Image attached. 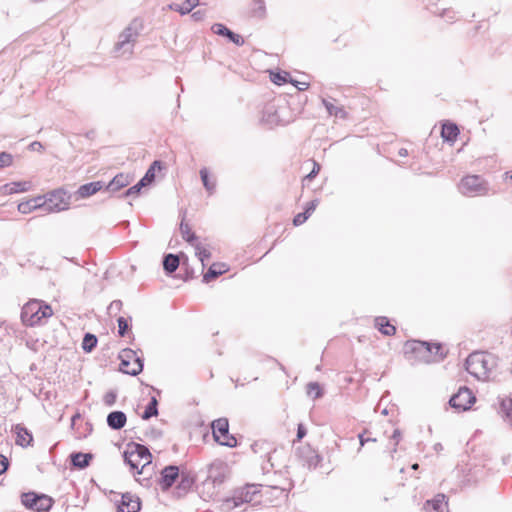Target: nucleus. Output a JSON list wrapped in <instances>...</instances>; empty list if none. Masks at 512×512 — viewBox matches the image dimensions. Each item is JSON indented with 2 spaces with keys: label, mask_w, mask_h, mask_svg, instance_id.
<instances>
[{
  "label": "nucleus",
  "mask_w": 512,
  "mask_h": 512,
  "mask_svg": "<svg viewBox=\"0 0 512 512\" xmlns=\"http://www.w3.org/2000/svg\"><path fill=\"white\" fill-rule=\"evenodd\" d=\"M404 352L407 357L413 355L418 361L424 363L440 362L446 356L441 343H429L426 341L410 340L404 345Z\"/></svg>",
  "instance_id": "nucleus-1"
},
{
  "label": "nucleus",
  "mask_w": 512,
  "mask_h": 512,
  "mask_svg": "<svg viewBox=\"0 0 512 512\" xmlns=\"http://www.w3.org/2000/svg\"><path fill=\"white\" fill-rule=\"evenodd\" d=\"M495 364V357L492 354L473 352L465 361V369L476 379L486 380Z\"/></svg>",
  "instance_id": "nucleus-2"
},
{
  "label": "nucleus",
  "mask_w": 512,
  "mask_h": 512,
  "mask_svg": "<svg viewBox=\"0 0 512 512\" xmlns=\"http://www.w3.org/2000/svg\"><path fill=\"white\" fill-rule=\"evenodd\" d=\"M53 314L50 305L40 300L28 301L21 310V320L26 326L33 327L40 324L42 319H47Z\"/></svg>",
  "instance_id": "nucleus-3"
},
{
  "label": "nucleus",
  "mask_w": 512,
  "mask_h": 512,
  "mask_svg": "<svg viewBox=\"0 0 512 512\" xmlns=\"http://www.w3.org/2000/svg\"><path fill=\"white\" fill-rule=\"evenodd\" d=\"M119 358L121 360L120 371L123 373L137 376L143 371L144 359L136 351L125 348L120 352Z\"/></svg>",
  "instance_id": "nucleus-4"
},
{
  "label": "nucleus",
  "mask_w": 512,
  "mask_h": 512,
  "mask_svg": "<svg viewBox=\"0 0 512 512\" xmlns=\"http://www.w3.org/2000/svg\"><path fill=\"white\" fill-rule=\"evenodd\" d=\"M21 503L27 509L36 512H46L52 508L54 500L46 494L30 491L21 494Z\"/></svg>",
  "instance_id": "nucleus-5"
},
{
  "label": "nucleus",
  "mask_w": 512,
  "mask_h": 512,
  "mask_svg": "<svg viewBox=\"0 0 512 512\" xmlns=\"http://www.w3.org/2000/svg\"><path fill=\"white\" fill-rule=\"evenodd\" d=\"M141 24L137 20H133L119 35L118 42L115 44V51L123 53H132L134 43L139 36Z\"/></svg>",
  "instance_id": "nucleus-6"
},
{
  "label": "nucleus",
  "mask_w": 512,
  "mask_h": 512,
  "mask_svg": "<svg viewBox=\"0 0 512 512\" xmlns=\"http://www.w3.org/2000/svg\"><path fill=\"white\" fill-rule=\"evenodd\" d=\"M213 437L222 446L230 448L237 446V439L229 433V422L227 418H219L212 422Z\"/></svg>",
  "instance_id": "nucleus-7"
},
{
  "label": "nucleus",
  "mask_w": 512,
  "mask_h": 512,
  "mask_svg": "<svg viewBox=\"0 0 512 512\" xmlns=\"http://www.w3.org/2000/svg\"><path fill=\"white\" fill-rule=\"evenodd\" d=\"M45 197V211H63L69 208L70 196L63 189H56L48 193Z\"/></svg>",
  "instance_id": "nucleus-8"
},
{
  "label": "nucleus",
  "mask_w": 512,
  "mask_h": 512,
  "mask_svg": "<svg viewBox=\"0 0 512 512\" xmlns=\"http://www.w3.org/2000/svg\"><path fill=\"white\" fill-rule=\"evenodd\" d=\"M285 109L286 105H278L275 101L269 102L262 110L261 121L269 127L284 125L287 121L282 118L281 114Z\"/></svg>",
  "instance_id": "nucleus-9"
},
{
  "label": "nucleus",
  "mask_w": 512,
  "mask_h": 512,
  "mask_svg": "<svg viewBox=\"0 0 512 512\" xmlns=\"http://www.w3.org/2000/svg\"><path fill=\"white\" fill-rule=\"evenodd\" d=\"M475 401L476 397L473 392L468 387L463 386L450 398L449 404L458 411H466L471 408Z\"/></svg>",
  "instance_id": "nucleus-10"
},
{
  "label": "nucleus",
  "mask_w": 512,
  "mask_h": 512,
  "mask_svg": "<svg viewBox=\"0 0 512 512\" xmlns=\"http://www.w3.org/2000/svg\"><path fill=\"white\" fill-rule=\"evenodd\" d=\"M483 180L478 175H469L462 178L459 184V191L466 196L481 195L486 192Z\"/></svg>",
  "instance_id": "nucleus-11"
},
{
  "label": "nucleus",
  "mask_w": 512,
  "mask_h": 512,
  "mask_svg": "<svg viewBox=\"0 0 512 512\" xmlns=\"http://www.w3.org/2000/svg\"><path fill=\"white\" fill-rule=\"evenodd\" d=\"M296 456L309 469L316 468L322 460V457L310 445L299 446L296 449Z\"/></svg>",
  "instance_id": "nucleus-12"
},
{
  "label": "nucleus",
  "mask_w": 512,
  "mask_h": 512,
  "mask_svg": "<svg viewBox=\"0 0 512 512\" xmlns=\"http://www.w3.org/2000/svg\"><path fill=\"white\" fill-rule=\"evenodd\" d=\"M179 475L180 471L178 466L168 465L164 467L161 471L160 478L158 479V485L160 486L161 490L167 491L170 489Z\"/></svg>",
  "instance_id": "nucleus-13"
},
{
  "label": "nucleus",
  "mask_w": 512,
  "mask_h": 512,
  "mask_svg": "<svg viewBox=\"0 0 512 512\" xmlns=\"http://www.w3.org/2000/svg\"><path fill=\"white\" fill-rule=\"evenodd\" d=\"M127 451L133 453L135 458L143 462L142 470H144V468L152 462V454L150 453L148 447L143 444L132 443L128 446Z\"/></svg>",
  "instance_id": "nucleus-14"
},
{
  "label": "nucleus",
  "mask_w": 512,
  "mask_h": 512,
  "mask_svg": "<svg viewBox=\"0 0 512 512\" xmlns=\"http://www.w3.org/2000/svg\"><path fill=\"white\" fill-rule=\"evenodd\" d=\"M423 508L426 511L448 512V498L445 494L439 493L434 498L426 500Z\"/></svg>",
  "instance_id": "nucleus-15"
},
{
  "label": "nucleus",
  "mask_w": 512,
  "mask_h": 512,
  "mask_svg": "<svg viewBox=\"0 0 512 512\" xmlns=\"http://www.w3.org/2000/svg\"><path fill=\"white\" fill-rule=\"evenodd\" d=\"M213 33L219 36H223L228 38V40L232 43H234L237 46H242L244 44V39L241 35L233 32L228 27H226L224 24L221 23H215L211 27Z\"/></svg>",
  "instance_id": "nucleus-16"
},
{
  "label": "nucleus",
  "mask_w": 512,
  "mask_h": 512,
  "mask_svg": "<svg viewBox=\"0 0 512 512\" xmlns=\"http://www.w3.org/2000/svg\"><path fill=\"white\" fill-rule=\"evenodd\" d=\"M45 197L38 196L18 204V211L22 214H29L36 209H43L45 211Z\"/></svg>",
  "instance_id": "nucleus-17"
},
{
  "label": "nucleus",
  "mask_w": 512,
  "mask_h": 512,
  "mask_svg": "<svg viewBox=\"0 0 512 512\" xmlns=\"http://www.w3.org/2000/svg\"><path fill=\"white\" fill-rule=\"evenodd\" d=\"M12 430L16 434V444L21 447H27L33 441L32 433L24 427L22 424H16L13 426Z\"/></svg>",
  "instance_id": "nucleus-18"
},
{
  "label": "nucleus",
  "mask_w": 512,
  "mask_h": 512,
  "mask_svg": "<svg viewBox=\"0 0 512 512\" xmlns=\"http://www.w3.org/2000/svg\"><path fill=\"white\" fill-rule=\"evenodd\" d=\"M103 187H104V182H102V181H94V182L83 184L76 191L77 198L78 199L88 198V197L96 194Z\"/></svg>",
  "instance_id": "nucleus-19"
},
{
  "label": "nucleus",
  "mask_w": 512,
  "mask_h": 512,
  "mask_svg": "<svg viewBox=\"0 0 512 512\" xmlns=\"http://www.w3.org/2000/svg\"><path fill=\"white\" fill-rule=\"evenodd\" d=\"M132 181L129 174L119 173L105 186L106 191L116 192L128 186Z\"/></svg>",
  "instance_id": "nucleus-20"
},
{
  "label": "nucleus",
  "mask_w": 512,
  "mask_h": 512,
  "mask_svg": "<svg viewBox=\"0 0 512 512\" xmlns=\"http://www.w3.org/2000/svg\"><path fill=\"white\" fill-rule=\"evenodd\" d=\"M107 425L113 430L122 429L127 421L126 414L123 411H112L107 416Z\"/></svg>",
  "instance_id": "nucleus-21"
},
{
  "label": "nucleus",
  "mask_w": 512,
  "mask_h": 512,
  "mask_svg": "<svg viewBox=\"0 0 512 512\" xmlns=\"http://www.w3.org/2000/svg\"><path fill=\"white\" fill-rule=\"evenodd\" d=\"M228 270V267L224 263H213L208 270L203 274V282L209 283L215 280L220 275L224 274Z\"/></svg>",
  "instance_id": "nucleus-22"
},
{
  "label": "nucleus",
  "mask_w": 512,
  "mask_h": 512,
  "mask_svg": "<svg viewBox=\"0 0 512 512\" xmlns=\"http://www.w3.org/2000/svg\"><path fill=\"white\" fill-rule=\"evenodd\" d=\"M93 455L91 453L73 452L70 454L71 465L78 469H85L89 466Z\"/></svg>",
  "instance_id": "nucleus-23"
},
{
  "label": "nucleus",
  "mask_w": 512,
  "mask_h": 512,
  "mask_svg": "<svg viewBox=\"0 0 512 512\" xmlns=\"http://www.w3.org/2000/svg\"><path fill=\"white\" fill-rule=\"evenodd\" d=\"M180 481L177 485L179 494H186L195 483V476L187 471H182L179 475Z\"/></svg>",
  "instance_id": "nucleus-24"
},
{
  "label": "nucleus",
  "mask_w": 512,
  "mask_h": 512,
  "mask_svg": "<svg viewBox=\"0 0 512 512\" xmlns=\"http://www.w3.org/2000/svg\"><path fill=\"white\" fill-rule=\"evenodd\" d=\"M375 327L385 336H392L396 333V327L392 325L385 316L376 317Z\"/></svg>",
  "instance_id": "nucleus-25"
},
{
  "label": "nucleus",
  "mask_w": 512,
  "mask_h": 512,
  "mask_svg": "<svg viewBox=\"0 0 512 512\" xmlns=\"http://www.w3.org/2000/svg\"><path fill=\"white\" fill-rule=\"evenodd\" d=\"M460 131L458 126L452 122H446L442 125L441 137L448 142H454Z\"/></svg>",
  "instance_id": "nucleus-26"
},
{
  "label": "nucleus",
  "mask_w": 512,
  "mask_h": 512,
  "mask_svg": "<svg viewBox=\"0 0 512 512\" xmlns=\"http://www.w3.org/2000/svg\"><path fill=\"white\" fill-rule=\"evenodd\" d=\"M199 0H185L182 4L171 3L168 5V9L176 11L181 15L189 14L196 6H198Z\"/></svg>",
  "instance_id": "nucleus-27"
},
{
  "label": "nucleus",
  "mask_w": 512,
  "mask_h": 512,
  "mask_svg": "<svg viewBox=\"0 0 512 512\" xmlns=\"http://www.w3.org/2000/svg\"><path fill=\"white\" fill-rule=\"evenodd\" d=\"M180 265V259L178 255L169 253L163 258V269L167 275L174 273Z\"/></svg>",
  "instance_id": "nucleus-28"
},
{
  "label": "nucleus",
  "mask_w": 512,
  "mask_h": 512,
  "mask_svg": "<svg viewBox=\"0 0 512 512\" xmlns=\"http://www.w3.org/2000/svg\"><path fill=\"white\" fill-rule=\"evenodd\" d=\"M259 493L256 485H247L243 491L235 497V505H239V503L251 502L254 499V495Z\"/></svg>",
  "instance_id": "nucleus-29"
},
{
  "label": "nucleus",
  "mask_w": 512,
  "mask_h": 512,
  "mask_svg": "<svg viewBox=\"0 0 512 512\" xmlns=\"http://www.w3.org/2000/svg\"><path fill=\"white\" fill-rule=\"evenodd\" d=\"M321 101L330 116H335L341 119L347 118V112L344 110L342 106H335L331 101H329L326 98H322Z\"/></svg>",
  "instance_id": "nucleus-30"
},
{
  "label": "nucleus",
  "mask_w": 512,
  "mask_h": 512,
  "mask_svg": "<svg viewBox=\"0 0 512 512\" xmlns=\"http://www.w3.org/2000/svg\"><path fill=\"white\" fill-rule=\"evenodd\" d=\"M180 233L182 235V238L188 242L190 245H194L198 242V237L196 234L191 230L188 223L184 222V218L182 219L180 223Z\"/></svg>",
  "instance_id": "nucleus-31"
},
{
  "label": "nucleus",
  "mask_w": 512,
  "mask_h": 512,
  "mask_svg": "<svg viewBox=\"0 0 512 512\" xmlns=\"http://www.w3.org/2000/svg\"><path fill=\"white\" fill-rule=\"evenodd\" d=\"M162 167L163 164L160 160L153 161L148 170L146 171L145 175L140 179V181H143V183H145V186L150 185L155 180V170H161Z\"/></svg>",
  "instance_id": "nucleus-32"
},
{
  "label": "nucleus",
  "mask_w": 512,
  "mask_h": 512,
  "mask_svg": "<svg viewBox=\"0 0 512 512\" xmlns=\"http://www.w3.org/2000/svg\"><path fill=\"white\" fill-rule=\"evenodd\" d=\"M139 506V509L141 508V502L138 497H133L130 493H125L122 495L121 502L118 505L117 508H123V510H132V505Z\"/></svg>",
  "instance_id": "nucleus-33"
},
{
  "label": "nucleus",
  "mask_w": 512,
  "mask_h": 512,
  "mask_svg": "<svg viewBox=\"0 0 512 512\" xmlns=\"http://www.w3.org/2000/svg\"><path fill=\"white\" fill-rule=\"evenodd\" d=\"M199 173L204 188L206 189L209 195H212L216 189V181L210 180L209 171L205 167L202 168Z\"/></svg>",
  "instance_id": "nucleus-34"
},
{
  "label": "nucleus",
  "mask_w": 512,
  "mask_h": 512,
  "mask_svg": "<svg viewBox=\"0 0 512 512\" xmlns=\"http://www.w3.org/2000/svg\"><path fill=\"white\" fill-rule=\"evenodd\" d=\"M158 415V400L155 396H152L149 403L145 407V410L143 414L141 415V418L143 420H149L152 417H155Z\"/></svg>",
  "instance_id": "nucleus-35"
},
{
  "label": "nucleus",
  "mask_w": 512,
  "mask_h": 512,
  "mask_svg": "<svg viewBox=\"0 0 512 512\" xmlns=\"http://www.w3.org/2000/svg\"><path fill=\"white\" fill-rule=\"evenodd\" d=\"M500 410L505 415L512 428V398L505 397L500 400Z\"/></svg>",
  "instance_id": "nucleus-36"
},
{
  "label": "nucleus",
  "mask_w": 512,
  "mask_h": 512,
  "mask_svg": "<svg viewBox=\"0 0 512 512\" xmlns=\"http://www.w3.org/2000/svg\"><path fill=\"white\" fill-rule=\"evenodd\" d=\"M193 247L196 256L201 261L202 266L205 267V261L211 258V252L199 242L195 243Z\"/></svg>",
  "instance_id": "nucleus-37"
},
{
  "label": "nucleus",
  "mask_w": 512,
  "mask_h": 512,
  "mask_svg": "<svg viewBox=\"0 0 512 512\" xmlns=\"http://www.w3.org/2000/svg\"><path fill=\"white\" fill-rule=\"evenodd\" d=\"M123 458H124V462L127 465H129V467L132 471L137 470V474L142 473L143 470L138 469L141 461L139 459L135 458L133 453H130L129 451L126 450L123 453Z\"/></svg>",
  "instance_id": "nucleus-38"
},
{
  "label": "nucleus",
  "mask_w": 512,
  "mask_h": 512,
  "mask_svg": "<svg viewBox=\"0 0 512 512\" xmlns=\"http://www.w3.org/2000/svg\"><path fill=\"white\" fill-rule=\"evenodd\" d=\"M97 337L94 334L86 333L82 340V349L89 353L97 346Z\"/></svg>",
  "instance_id": "nucleus-39"
},
{
  "label": "nucleus",
  "mask_w": 512,
  "mask_h": 512,
  "mask_svg": "<svg viewBox=\"0 0 512 512\" xmlns=\"http://www.w3.org/2000/svg\"><path fill=\"white\" fill-rule=\"evenodd\" d=\"M29 188V182H12L5 185V189L9 194L25 192Z\"/></svg>",
  "instance_id": "nucleus-40"
},
{
  "label": "nucleus",
  "mask_w": 512,
  "mask_h": 512,
  "mask_svg": "<svg viewBox=\"0 0 512 512\" xmlns=\"http://www.w3.org/2000/svg\"><path fill=\"white\" fill-rule=\"evenodd\" d=\"M324 392L318 382H309L307 384V395L316 400L323 396Z\"/></svg>",
  "instance_id": "nucleus-41"
},
{
  "label": "nucleus",
  "mask_w": 512,
  "mask_h": 512,
  "mask_svg": "<svg viewBox=\"0 0 512 512\" xmlns=\"http://www.w3.org/2000/svg\"><path fill=\"white\" fill-rule=\"evenodd\" d=\"M146 187L145 186V183H143V181H138L135 185L131 186L130 188H128L122 195L121 197L125 198V197H137L140 192H141V189Z\"/></svg>",
  "instance_id": "nucleus-42"
},
{
  "label": "nucleus",
  "mask_w": 512,
  "mask_h": 512,
  "mask_svg": "<svg viewBox=\"0 0 512 512\" xmlns=\"http://www.w3.org/2000/svg\"><path fill=\"white\" fill-rule=\"evenodd\" d=\"M117 323H118V334H119V336L124 337L127 334L128 330L130 329L129 320L120 316L117 319Z\"/></svg>",
  "instance_id": "nucleus-43"
},
{
  "label": "nucleus",
  "mask_w": 512,
  "mask_h": 512,
  "mask_svg": "<svg viewBox=\"0 0 512 512\" xmlns=\"http://www.w3.org/2000/svg\"><path fill=\"white\" fill-rule=\"evenodd\" d=\"M289 76L288 73H281V72H272L271 73V80L273 83L277 85H281L287 82V77Z\"/></svg>",
  "instance_id": "nucleus-44"
},
{
  "label": "nucleus",
  "mask_w": 512,
  "mask_h": 512,
  "mask_svg": "<svg viewBox=\"0 0 512 512\" xmlns=\"http://www.w3.org/2000/svg\"><path fill=\"white\" fill-rule=\"evenodd\" d=\"M13 157L11 154L7 152H1L0 153V169L8 167L12 164Z\"/></svg>",
  "instance_id": "nucleus-45"
},
{
  "label": "nucleus",
  "mask_w": 512,
  "mask_h": 512,
  "mask_svg": "<svg viewBox=\"0 0 512 512\" xmlns=\"http://www.w3.org/2000/svg\"><path fill=\"white\" fill-rule=\"evenodd\" d=\"M122 301L121 300H114L110 303L108 307V313L112 315L113 313H118L122 309Z\"/></svg>",
  "instance_id": "nucleus-46"
},
{
  "label": "nucleus",
  "mask_w": 512,
  "mask_h": 512,
  "mask_svg": "<svg viewBox=\"0 0 512 512\" xmlns=\"http://www.w3.org/2000/svg\"><path fill=\"white\" fill-rule=\"evenodd\" d=\"M310 216H308L305 211L301 212V213H298L297 215L294 216L293 218V224L295 226H300L302 225L303 223H305L307 221V219L309 218Z\"/></svg>",
  "instance_id": "nucleus-47"
},
{
  "label": "nucleus",
  "mask_w": 512,
  "mask_h": 512,
  "mask_svg": "<svg viewBox=\"0 0 512 512\" xmlns=\"http://www.w3.org/2000/svg\"><path fill=\"white\" fill-rule=\"evenodd\" d=\"M116 397H117V395L114 391H109L104 396V403L107 406H113L115 404Z\"/></svg>",
  "instance_id": "nucleus-48"
},
{
  "label": "nucleus",
  "mask_w": 512,
  "mask_h": 512,
  "mask_svg": "<svg viewBox=\"0 0 512 512\" xmlns=\"http://www.w3.org/2000/svg\"><path fill=\"white\" fill-rule=\"evenodd\" d=\"M318 203H319V200L318 199H313L311 200L310 202H308L305 206V213L310 216L314 210L316 209V207L318 206Z\"/></svg>",
  "instance_id": "nucleus-49"
},
{
  "label": "nucleus",
  "mask_w": 512,
  "mask_h": 512,
  "mask_svg": "<svg viewBox=\"0 0 512 512\" xmlns=\"http://www.w3.org/2000/svg\"><path fill=\"white\" fill-rule=\"evenodd\" d=\"M9 467V460L4 455L0 454V475L6 472Z\"/></svg>",
  "instance_id": "nucleus-50"
},
{
  "label": "nucleus",
  "mask_w": 512,
  "mask_h": 512,
  "mask_svg": "<svg viewBox=\"0 0 512 512\" xmlns=\"http://www.w3.org/2000/svg\"><path fill=\"white\" fill-rule=\"evenodd\" d=\"M306 434H307L306 427L302 423L298 424L297 434H296L297 440L303 439L306 436Z\"/></svg>",
  "instance_id": "nucleus-51"
},
{
  "label": "nucleus",
  "mask_w": 512,
  "mask_h": 512,
  "mask_svg": "<svg viewBox=\"0 0 512 512\" xmlns=\"http://www.w3.org/2000/svg\"><path fill=\"white\" fill-rule=\"evenodd\" d=\"M257 8L255 9V13L259 16H263L265 14V3L263 0H258L256 2Z\"/></svg>",
  "instance_id": "nucleus-52"
},
{
  "label": "nucleus",
  "mask_w": 512,
  "mask_h": 512,
  "mask_svg": "<svg viewBox=\"0 0 512 512\" xmlns=\"http://www.w3.org/2000/svg\"><path fill=\"white\" fill-rule=\"evenodd\" d=\"M205 15L206 12L204 10H197L192 13L191 17L193 18L194 21H202L204 20Z\"/></svg>",
  "instance_id": "nucleus-53"
},
{
  "label": "nucleus",
  "mask_w": 512,
  "mask_h": 512,
  "mask_svg": "<svg viewBox=\"0 0 512 512\" xmlns=\"http://www.w3.org/2000/svg\"><path fill=\"white\" fill-rule=\"evenodd\" d=\"M442 17L449 23H452L455 20V13L452 10H445L442 14Z\"/></svg>",
  "instance_id": "nucleus-54"
},
{
  "label": "nucleus",
  "mask_w": 512,
  "mask_h": 512,
  "mask_svg": "<svg viewBox=\"0 0 512 512\" xmlns=\"http://www.w3.org/2000/svg\"><path fill=\"white\" fill-rule=\"evenodd\" d=\"M320 171V165L317 162H314V167L312 171L306 176L309 179L314 178Z\"/></svg>",
  "instance_id": "nucleus-55"
},
{
  "label": "nucleus",
  "mask_w": 512,
  "mask_h": 512,
  "mask_svg": "<svg viewBox=\"0 0 512 512\" xmlns=\"http://www.w3.org/2000/svg\"><path fill=\"white\" fill-rule=\"evenodd\" d=\"M293 84L299 91H304L309 87V83L307 82L293 81Z\"/></svg>",
  "instance_id": "nucleus-56"
},
{
  "label": "nucleus",
  "mask_w": 512,
  "mask_h": 512,
  "mask_svg": "<svg viewBox=\"0 0 512 512\" xmlns=\"http://www.w3.org/2000/svg\"><path fill=\"white\" fill-rule=\"evenodd\" d=\"M29 149L32 151H41L43 149V145L41 142L34 141L29 145Z\"/></svg>",
  "instance_id": "nucleus-57"
},
{
  "label": "nucleus",
  "mask_w": 512,
  "mask_h": 512,
  "mask_svg": "<svg viewBox=\"0 0 512 512\" xmlns=\"http://www.w3.org/2000/svg\"><path fill=\"white\" fill-rule=\"evenodd\" d=\"M359 440H360V447H363L365 445V443L367 442H375L376 439L375 438H364L363 434H359Z\"/></svg>",
  "instance_id": "nucleus-58"
},
{
  "label": "nucleus",
  "mask_w": 512,
  "mask_h": 512,
  "mask_svg": "<svg viewBox=\"0 0 512 512\" xmlns=\"http://www.w3.org/2000/svg\"><path fill=\"white\" fill-rule=\"evenodd\" d=\"M391 438L395 441V445H397L399 443L400 438H401L400 430L399 429H395Z\"/></svg>",
  "instance_id": "nucleus-59"
},
{
  "label": "nucleus",
  "mask_w": 512,
  "mask_h": 512,
  "mask_svg": "<svg viewBox=\"0 0 512 512\" xmlns=\"http://www.w3.org/2000/svg\"><path fill=\"white\" fill-rule=\"evenodd\" d=\"M131 508H132V510H131V511H129V510H123V508H121V509H120V508H117V510H118V512H138V511H139V506H137V508H136V505H134V504L132 505V507H131Z\"/></svg>",
  "instance_id": "nucleus-60"
},
{
  "label": "nucleus",
  "mask_w": 512,
  "mask_h": 512,
  "mask_svg": "<svg viewBox=\"0 0 512 512\" xmlns=\"http://www.w3.org/2000/svg\"><path fill=\"white\" fill-rule=\"evenodd\" d=\"M398 155L400 157H406V156H408V150L406 148H401L398 151Z\"/></svg>",
  "instance_id": "nucleus-61"
},
{
  "label": "nucleus",
  "mask_w": 512,
  "mask_h": 512,
  "mask_svg": "<svg viewBox=\"0 0 512 512\" xmlns=\"http://www.w3.org/2000/svg\"><path fill=\"white\" fill-rule=\"evenodd\" d=\"M79 418H80V415H79V414H75V415H73V416H72V418H71L72 425H74V424H75V421H77V419H79Z\"/></svg>",
  "instance_id": "nucleus-62"
},
{
  "label": "nucleus",
  "mask_w": 512,
  "mask_h": 512,
  "mask_svg": "<svg viewBox=\"0 0 512 512\" xmlns=\"http://www.w3.org/2000/svg\"><path fill=\"white\" fill-rule=\"evenodd\" d=\"M192 274H193L192 272H191V273H189V272L187 271V272H186V275H187V276H186L185 280H188L189 278H192V277H193V275H192Z\"/></svg>",
  "instance_id": "nucleus-63"
},
{
  "label": "nucleus",
  "mask_w": 512,
  "mask_h": 512,
  "mask_svg": "<svg viewBox=\"0 0 512 512\" xmlns=\"http://www.w3.org/2000/svg\"><path fill=\"white\" fill-rule=\"evenodd\" d=\"M222 482V479H219L218 477H215L213 479V483H221Z\"/></svg>",
  "instance_id": "nucleus-64"
}]
</instances>
